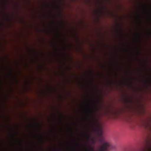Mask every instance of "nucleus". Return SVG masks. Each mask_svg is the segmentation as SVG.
<instances>
[{"label":"nucleus","mask_w":151,"mask_h":151,"mask_svg":"<svg viewBox=\"0 0 151 151\" xmlns=\"http://www.w3.org/2000/svg\"><path fill=\"white\" fill-rule=\"evenodd\" d=\"M89 109L90 111V114L91 116L93 126V131L99 136H102L103 134L102 126L99 124L97 117L93 114L98 109H95L93 108H89Z\"/></svg>","instance_id":"obj_1"},{"label":"nucleus","mask_w":151,"mask_h":151,"mask_svg":"<svg viewBox=\"0 0 151 151\" xmlns=\"http://www.w3.org/2000/svg\"><path fill=\"white\" fill-rule=\"evenodd\" d=\"M144 151H151V140L148 139L146 140V144Z\"/></svg>","instance_id":"obj_2"},{"label":"nucleus","mask_w":151,"mask_h":151,"mask_svg":"<svg viewBox=\"0 0 151 151\" xmlns=\"http://www.w3.org/2000/svg\"><path fill=\"white\" fill-rule=\"evenodd\" d=\"M110 144L108 142H105L101 146L100 151H108Z\"/></svg>","instance_id":"obj_3"},{"label":"nucleus","mask_w":151,"mask_h":151,"mask_svg":"<svg viewBox=\"0 0 151 151\" xmlns=\"http://www.w3.org/2000/svg\"><path fill=\"white\" fill-rule=\"evenodd\" d=\"M116 31L119 33H121L123 31V29L120 24L117 23L115 27Z\"/></svg>","instance_id":"obj_4"},{"label":"nucleus","mask_w":151,"mask_h":151,"mask_svg":"<svg viewBox=\"0 0 151 151\" xmlns=\"http://www.w3.org/2000/svg\"><path fill=\"white\" fill-rule=\"evenodd\" d=\"M144 126L146 129L151 130V120L150 119H148L145 123Z\"/></svg>","instance_id":"obj_5"},{"label":"nucleus","mask_w":151,"mask_h":151,"mask_svg":"<svg viewBox=\"0 0 151 151\" xmlns=\"http://www.w3.org/2000/svg\"><path fill=\"white\" fill-rule=\"evenodd\" d=\"M52 25V29L54 30L58 31L59 29V28L58 26H57L55 25L54 23H53Z\"/></svg>","instance_id":"obj_6"},{"label":"nucleus","mask_w":151,"mask_h":151,"mask_svg":"<svg viewBox=\"0 0 151 151\" xmlns=\"http://www.w3.org/2000/svg\"><path fill=\"white\" fill-rule=\"evenodd\" d=\"M88 151H94L93 148L91 147H89L88 148Z\"/></svg>","instance_id":"obj_7"},{"label":"nucleus","mask_w":151,"mask_h":151,"mask_svg":"<svg viewBox=\"0 0 151 151\" xmlns=\"http://www.w3.org/2000/svg\"><path fill=\"white\" fill-rule=\"evenodd\" d=\"M123 38H151V37H123Z\"/></svg>","instance_id":"obj_8"},{"label":"nucleus","mask_w":151,"mask_h":151,"mask_svg":"<svg viewBox=\"0 0 151 151\" xmlns=\"http://www.w3.org/2000/svg\"><path fill=\"white\" fill-rule=\"evenodd\" d=\"M53 39H65L66 38H52ZM76 39H78V38H76Z\"/></svg>","instance_id":"obj_9"},{"label":"nucleus","mask_w":151,"mask_h":151,"mask_svg":"<svg viewBox=\"0 0 151 151\" xmlns=\"http://www.w3.org/2000/svg\"><path fill=\"white\" fill-rule=\"evenodd\" d=\"M124 38H123L124 39ZM132 39H143L144 38H132Z\"/></svg>","instance_id":"obj_10"},{"label":"nucleus","mask_w":151,"mask_h":151,"mask_svg":"<svg viewBox=\"0 0 151 151\" xmlns=\"http://www.w3.org/2000/svg\"><path fill=\"white\" fill-rule=\"evenodd\" d=\"M103 140V139H101L100 140V141H102Z\"/></svg>","instance_id":"obj_11"},{"label":"nucleus","mask_w":151,"mask_h":151,"mask_svg":"<svg viewBox=\"0 0 151 151\" xmlns=\"http://www.w3.org/2000/svg\"><path fill=\"white\" fill-rule=\"evenodd\" d=\"M86 135H87V136L88 137H89V136L87 134V133H86Z\"/></svg>","instance_id":"obj_12"},{"label":"nucleus","mask_w":151,"mask_h":151,"mask_svg":"<svg viewBox=\"0 0 151 151\" xmlns=\"http://www.w3.org/2000/svg\"><path fill=\"white\" fill-rule=\"evenodd\" d=\"M38 128L39 129L40 128V127H39V125H38Z\"/></svg>","instance_id":"obj_13"},{"label":"nucleus","mask_w":151,"mask_h":151,"mask_svg":"<svg viewBox=\"0 0 151 151\" xmlns=\"http://www.w3.org/2000/svg\"><path fill=\"white\" fill-rule=\"evenodd\" d=\"M126 101H129V100H128V99H127L126 100Z\"/></svg>","instance_id":"obj_14"},{"label":"nucleus","mask_w":151,"mask_h":151,"mask_svg":"<svg viewBox=\"0 0 151 151\" xmlns=\"http://www.w3.org/2000/svg\"><path fill=\"white\" fill-rule=\"evenodd\" d=\"M101 13H102V11H101Z\"/></svg>","instance_id":"obj_15"},{"label":"nucleus","mask_w":151,"mask_h":151,"mask_svg":"<svg viewBox=\"0 0 151 151\" xmlns=\"http://www.w3.org/2000/svg\"><path fill=\"white\" fill-rule=\"evenodd\" d=\"M10 75H12V73H10Z\"/></svg>","instance_id":"obj_16"},{"label":"nucleus","mask_w":151,"mask_h":151,"mask_svg":"<svg viewBox=\"0 0 151 151\" xmlns=\"http://www.w3.org/2000/svg\"><path fill=\"white\" fill-rule=\"evenodd\" d=\"M92 72H90L91 74Z\"/></svg>","instance_id":"obj_17"},{"label":"nucleus","mask_w":151,"mask_h":151,"mask_svg":"<svg viewBox=\"0 0 151 151\" xmlns=\"http://www.w3.org/2000/svg\"><path fill=\"white\" fill-rule=\"evenodd\" d=\"M147 29H150V28H148V27H147Z\"/></svg>","instance_id":"obj_18"},{"label":"nucleus","mask_w":151,"mask_h":151,"mask_svg":"<svg viewBox=\"0 0 151 151\" xmlns=\"http://www.w3.org/2000/svg\"><path fill=\"white\" fill-rule=\"evenodd\" d=\"M53 150H54V151H55V149H53Z\"/></svg>","instance_id":"obj_19"},{"label":"nucleus","mask_w":151,"mask_h":151,"mask_svg":"<svg viewBox=\"0 0 151 151\" xmlns=\"http://www.w3.org/2000/svg\"><path fill=\"white\" fill-rule=\"evenodd\" d=\"M150 16H151V14H150Z\"/></svg>","instance_id":"obj_20"},{"label":"nucleus","mask_w":151,"mask_h":151,"mask_svg":"<svg viewBox=\"0 0 151 151\" xmlns=\"http://www.w3.org/2000/svg\"><path fill=\"white\" fill-rule=\"evenodd\" d=\"M139 28H137V29H139Z\"/></svg>","instance_id":"obj_21"},{"label":"nucleus","mask_w":151,"mask_h":151,"mask_svg":"<svg viewBox=\"0 0 151 151\" xmlns=\"http://www.w3.org/2000/svg\"><path fill=\"white\" fill-rule=\"evenodd\" d=\"M18 39H19L20 38H19Z\"/></svg>","instance_id":"obj_22"},{"label":"nucleus","mask_w":151,"mask_h":151,"mask_svg":"<svg viewBox=\"0 0 151 151\" xmlns=\"http://www.w3.org/2000/svg\"><path fill=\"white\" fill-rule=\"evenodd\" d=\"M24 39H25L26 38H24Z\"/></svg>","instance_id":"obj_23"},{"label":"nucleus","mask_w":151,"mask_h":151,"mask_svg":"<svg viewBox=\"0 0 151 151\" xmlns=\"http://www.w3.org/2000/svg\"><path fill=\"white\" fill-rule=\"evenodd\" d=\"M82 39H83V38H82Z\"/></svg>","instance_id":"obj_24"},{"label":"nucleus","mask_w":151,"mask_h":151,"mask_svg":"<svg viewBox=\"0 0 151 151\" xmlns=\"http://www.w3.org/2000/svg\"><path fill=\"white\" fill-rule=\"evenodd\" d=\"M100 39H101V38H100Z\"/></svg>","instance_id":"obj_25"}]
</instances>
